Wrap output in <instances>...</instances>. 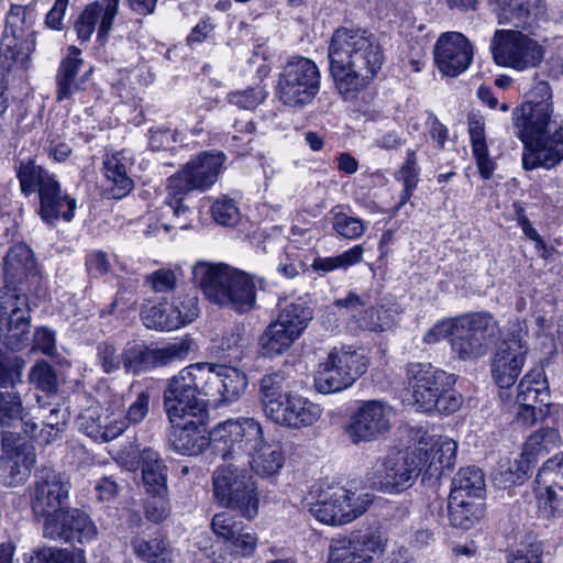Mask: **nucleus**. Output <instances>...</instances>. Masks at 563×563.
Wrapping results in <instances>:
<instances>
[{
    "label": "nucleus",
    "mask_w": 563,
    "mask_h": 563,
    "mask_svg": "<svg viewBox=\"0 0 563 563\" xmlns=\"http://www.w3.org/2000/svg\"><path fill=\"white\" fill-rule=\"evenodd\" d=\"M31 311L23 291L0 288V345L10 351L25 349L31 340Z\"/></svg>",
    "instance_id": "4468645a"
},
{
    "label": "nucleus",
    "mask_w": 563,
    "mask_h": 563,
    "mask_svg": "<svg viewBox=\"0 0 563 563\" xmlns=\"http://www.w3.org/2000/svg\"><path fill=\"white\" fill-rule=\"evenodd\" d=\"M69 488V482L60 473L48 467L40 470L30 490L34 516L44 520L57 518L67 509L64 505L68 499Z\"/></svg>",
    "instance_id": "a211bd4d"
},
{
    "label": "nucleus",
    "mask_w": 563,
    "mask_h": 563,
    "mask_svg": "<svg viewBox=\"0 0 563 563\" xmlns=\"http://www.w3.org/2000/svg\"><path fill=\"white\" fill-rule=\"evenodd\" d=\"M536 496L542 512L549 517H563V486L537 484Z\"/></svg>",
    "instance_id": "864d4df0"
},
{
    "label": "nucleus",
    "mask_w": 563,
    "mask_h": 563,
    "mask_svg": "<svg viewBox=\"0 0 563 563\" xmlns=\"http://www.w3.org/2000/svg\"><path fill=\"white\" fill-rule=\"evenodd\" d=\"M319 89V68L307 57H292L278 76L277 96L288 107L303 108L314 99Z\"/></svg>",
    "instance_id": "ddd939ff"
},
{
    "label": "nucleus",
    "mask_w": 563,
    "mask_h": 563,
    "mask_svg": "<svg viewBox=\"0 0 563 563\" xmlns=\"http://www.w3.org/2000/svg\"><path fill=\"white\" fill-rule=\"evenodd\" d=\"M178 283L176 272L168 267L158 268L144 278V285L157 294H168L175 290Z\"/></svg>",
    "instance_id": "13d9d810"
},
{
    "label": "nucleus",
    "mask_w": 563,
    "mask_h": 563,
    "mask_svg": "<svg viewBox=\"0 0 563 563\" xmlns=\"http://www.w3.org/2000/svg\"><path fill=\"white\" fill-rule=\"evenodd\" d=\"M394 409L384 400H365L354 410L346 433L354 444L369 442L391 428Z\"/></svg>",
    "instance_id": "6ab92c4d"
},
{
    "label": "nucleus",
    "mask_w": 563,
    "mask_h": 563,
    "mask_svg": "<svg viewBox=\"0 0 563 563\" xmlns=\"http://www.w3.org/2000/svg\"><path fill=\"white\" fill-rule=\"evenodd\" d=\"M364 250L361 245H355L344 253L332 257H317L311 264L313 272L327 274L335 269H346L352 265L360 263L363 258Z\"/></svg>",
    "instance_id": "8fccbe9b"
},
{
    "label": "nucleus",
    "mask_w": 563,
    "mask_h": 563,
    "mask_svg": "<svg viewBox=\"0 0 563 563\" xmlns=\"http://www.w3.org/2000/svg\"><path fill=\"white\" fill-rule=\"evenodd\" d=\"M29 382L46 394H55L58 388L55 369L45 361L36 362L30 369Z\"/></svg>",
    "instance_id": "4d7b16f0"
},
{
    "label": "nucleus",
    "mask_w": 563,
    "mask_h": 563,
    "mask_svg": "<svg viewBox=\"0 0 563 563\" xmlns=\"http://www.w3.org/2000/svg\"><path fill=\"white\" fill-rule=\"evenodd\" d=\"M561 442V437L555 429H541L530 435L521 453V459L516 475V479H520L521 475L528 473L530 465L537 461V457L555 449Z\"/></svg>",
    "instance_id": "c9c22d12"
},
{
    "label": "nucleus",
    "mask_w": 563,
    "mask_h": 563,
    "mask_svg": "<svg viewBox=\"0 0 563 563\" xmlns=\"http://www.w3.org/2000/svg\"><path fill=\"white\" fill-rule=\"evenodd\" d=\"M457 451V443L449 438L440 439L430 450V453L423 452L426 461L430 463L426 468V474L430 476H440L443 468H451L454 465Z\"/></svg>",
    "instance_id": "a18cd8bd"
},
{
    "label": "nucleus",
    "mask_w": 563,
    "mask_h": 563,
    "mask_svg": "<svg viewBox=\"0 0 563 563\" xmlns=\"http://www.w3.org/2000/svg\"><path fill=\"white\" fill-rule=\"evenodd\" d=\"M43 534L77 547L97 540L98 529L88 514L77 508H67L57 518L43 521Z\"/></svg>",
    "instance_id": "4be33fe9"
},
{
    "label": "nucleus",
    "mask_w": 563,
    "mask_h": 563,
    "mask_svg": "<svg viewBox=\"0 0 563 563\" xmlns=\"http://www.w3.org/2000/svg\"><path fill=\"white\" fill-rule=\"evenodd\" d=\"M224 158L223 153H201L169 177L166 189L173 195L174 200L170 203L176 209L170 207L167 210H174L178 216L186 214L188 210L180 205L184 197L192 190H203L212 186L219 177Z\"/></svg>",
    "instance_id": "1a4fd4ad"
},
{
    "label": "nucleus",
    "mask_w": 563,
    "mask_h": 563,
    "mask_svg": "<svg viewBox=\"0 0 563 563\" xmlns=\"http://www.w3.org/2000/svg\"><path fill=\"white\" fill-rule=\"evenodd\" d=\"M125 420L122 411L87 410L79 417L80 429L91 439L109 442L118 438L125 430Z\"/></svg>",
    "instance_id": "2f4dec72"
},
{
    "label": "nucleus",
    "mask_w": 563,
    "mask_h": 563,
    "mask_svg": "<svg viewBox=\"0 0 563 563\" xmlns=\"http://www.w3.org/2000/svg\"><path fill=\"white\" fill-rule=\"evenodd\" d=\"M501 334L498 321L488 312H470L435 323L423 336L427 344L449 338L454 357L475 361L490 350Z\"/></svg>",
    "instance_id": "f03ea898"
},
{
    "label": "nucleus",
    "mask_w": 563,
    "mask_h": 563,
    "mask_svg": "<svg viewBox=\"0 0 563 563\" xmlns=\"http://www.w3.org/2000/svg\"><path fill=\"white\" fill-rule=\"evenodd\" d=\"M35 268L32 250L25 244H16L10 247L3 260L4 286L16 291H22L16 284L21 283Z\"/></svg>",
    "instance_id": "72a5a7b5"
},
{
    "label": "nucleus",
    "mask_w": 563,
    "mask_h": 563,
    "mask_svg": "<svg viewBox=\"0 0 563 563\" xmlns=\"http://www.w3.org/2000/svg\"><path fill=\"white\" fill-rule=\"evenodd\" d=\"M246 460L257 476L275 479L285 464V453L280 443L264 441Z\"/></svg>",
    "instance_id": "f704fd0d"
},
{
    "label": "nucleus",
    "mask_w": 563,
    "mask_h": 563,
    "mask_svg": "<svg viewBox=\"0 0 563 563\" xmlns=\"http://www.w3.org/2000/svg\"><path fill=\"white\" fill-rule=\"evenodd\" d=\"M286 378L283 373L276 372L264 375L260 382V399L265 416L285 399L288 393L284 391Z\"/></svg>",
    "instance_id": "49530a36"
},
{
    "label": "nucleus",
    "mask_w": 563,
    "mask_h": 563,
    "mask_svg": "<svg viewBox=\"0 0 563 563\" xmlns=\"http://www.w3.org/2000/svg\"><path fill=\"white\" fill-rule=\"evenodd\" d=\"M120 0H96L88 4L78 16L75 30L81 42H87L97 29V38L104 42L119 12Z\"/></svg>",
    "instance_id": "cd10ccee"
},
{
    "label": "nucleus",
    "mask_w": 563,
    "mask_h": 563,
    "mask_svg": "<svg viewBox=\"0 0 563 563\" xmlns=\"http://www.w3.org/2000/svg\"><path fill=\"white\" fill-rule=\"evenodd\" d=\"M332 225L339 235L349 240L361 236L365 229L361 219L350 217L342 212L334 214Z\"/></svg>",
    "instance_id": "0e129e2a"
},
{
    "label": "nucleus",
    "mask_w": 563,
    "mask_h": 563,
    "mask_svg": "<svg viewBox=\"0 0 563 563\" xmlns=\"http://www.w3.org/2000/svg\"><path fill=\"white\" fill-rule=\"evenodd\" d=\"M198 314L199 306L196 296H177L169 308V318L174 330L194 322Z\"/></svg>",
    "instance_id": "3c124183"
},
{
    "label": "nucleus",
    "mask_w": 563,
    "mask_h": 563,
    "mask_svg": "<svg viewBox=\"0 0 563 563\" xmlns=\"http://www.w3.org/2000/svg\"><path fill=\"white\" fill-rule=\"evenodd\" d=\"M30 563H86L81 551L70 552L66 549L46 548L37 552Z\"/></svg>",
    "instance_id": "e2e57ef3"
},
{
    "label": "nucleus",
    "mask_w": 563,
    "mask_h": 563,
    "mask_svg": "<svg viewBox=\"0 0 563 563\" xmlns=\"http://www.w3.org/2000/svg\"><path fill=\"white\" fill-rule=\"evenodd\" d=\"M389 538L382 526L352 532L333 539L329 547V563H373L387 549Z\"/></svg>",
    "instance_id": "dca6fc26"
},
{
    "label": "nucleus",
    "mask_w": 563,
    "mask_h": 563,
    "mask_svg": "<svg viewBox=\"0 0 563 563\" xmlns=\"http://www.w3.org/2000/svg\"><path fill=\"white\" fill-rule=\"evenodd\" d=\"M391 520L400 527L404 534H412L416 545L428 544L433 532L430 529V518L421 511H410L406 506L395 508Z\"/></svg>",
    "instance_id": "e433bc0d"
},
{
    "label": "nucleus",
    "mask_w": 563,
    "mask_h": 563,
    "mask_svg": "<svg viewBox=\"0 0 563 563\" xmlns=\"http://www.w3.org/2000/svg\"><path fill=\"white\" fill-rule=\"evenodd\" d=\"M247 343L245 328L238 323L223 331L221 335L213 338L209 350L216 357L235 361L241 358L243 349Z\"/></svg>",
    "instance_id": "a19ab883"
},
{
    "label": "nucleus",
    "mask_w": 563,
    "mask_h": 563,
    "mask_svg": "<svg viewBox=\"0 0 563 563\" xmlns=\"http://www.w3.org/2000/svg\"><path fill=\"white\" fill-rule=\"evenodd\" d=\"M209 405L219 406L235 401L244 393L247 382L243 373L234 367L207 363Z\"/></svg>",
    "instance_id": "c85d7f7f"
},
{
    "label": "nucleus",
    "mask_w": 563,
    "mask_h": 563,
    "mask_svg": "<svg viewBox=\"0 0 563 563\" xmlns=\"http://www.w3.org/2000/svg\"><path fill=\"white\" fill-rule=\"evenodd\" d=\"M21 191L29 196L37 191L40 198L38 214L47 223L55 222L59 217L71 220L76 201L63 194L59 183L54 175L33 159L21 161L16 168Z\"/></svg>",
    "instance_id": "39448f33"
},
{
    "label": "nucleus",
    "mask_w": 563,
    "mask_h": 563,
    "mask_svg": "<svg viewBox=\"0 0 563 563\" xmlns=\"http://www.w3.org/2000/svg\"><path fill=\"white\" fill-rule=\"evenodd\" d=\"M208 384H212L207 375V363H195L167 380L163 391V405L170 423L179 418L208 417Z\"/></svg>",
    "instance_id": "20e7f679"
},
{
    "label": "nucleus",
    "mask_w": 563,
    "mask_h": 563,
    "mask_svg": "<svg viewBox=\"0 0 563 563\" xmlns=\"http://www.w3.org/2000/svg\"><path fill=\"white\" fill-rule=\"evenodd\" d=\"M123 367L126 373L139 375L152 369L151 347L132 344L122 352Z\"/></svg>",
    "instance_id": "6e6d98bb"
},
{
    "label": "nucleus",
    "mask_w": 563,
    "mask_h": 563,
    "mask_svg": "<svg viewBox=\"0 0 563 563\" xmlns=\"http://www.w3.org/2000/svg\"><path fill=\"white\" fill-rule=\"evenodd\" d=\"M321 415L322 409L319 405L290 393L266 417L282 427L300 429L316 423Z\"/></svg>",
    "instance_id": "a878e982"
},
{
    "label": "nucleus",
    "mask_w": 563,
    "mask_h": 563,
    "mask_svg": "<svg viewBox=\"0 0 563 563\" xmlns=\"http://www.w3.org/2000/svg\"><path fill=\"white\" fill-rule=\"evenodd\" d=\"M492 52L498 65L516 70L539 66L544 55L543 47L536 40L516 30H497Z\"/></svg>",
    "instance_id": "f3484780"
},
{
    "label": "nucleus",
    "mask_w": 563,
    "mask_h": 563,
    "mask_svg": "<svg viewBox=\"0 0 563 563\" xmlns=\"http://www.w3.org/2000/svg\"><path fill=\"white\" fill-rule=\"evenodd\" d=\"M328 56L335 87L345 99L365 89L384 63L383 47L374 34L345 27L332 35Z\"/></svg>",
    "instance_id": "f257e3e1"
},
{
    "label": "nucleus",
    "mask_w": 563,
    "mask_h": 563,
    "mask_svg": "<svg viewBox=\"0 0 563 563\" xmlns=\"http://www.w3.org/2000/svg\"><path fill=\"white\" fill-rule=\"evenodd\" d=\"M423 467L421 451H391L375 461L368 481L378 492L400 494L415 484Z\"/></svg>",
    "instance_id": "423d86ee"
},
{
    "label": "nucleus",
    "mask_w": 563,
    "mask_h": 563,
    "mask_svg": "<svg viewBox=\"0 0 563 563\" xmlns=\"http://www.w3.org/2000/svg\"><path fill=\"white\" fill-rule=\"evenodd\" d=\"M211 214L221 225H234L240 219L239 208L233 199L225 196L217 199L211 206Z\"/></svg>",
    "instance_id": "680f3d73"
},
{
    "label": "nucleus",
    "mask_w": 563,
    "mask_h": 563,
    "mask_svg": "<svg viewBox=\"0 0 563 563\" xmlns=\"http://www.w3.org/2000/svg\"><path fill=\"white\" fill-rule=\"evenodd\" d=\"M372 503L373 495L369 493L328 487L310 504L309 511L322 523L341 526L363 516Z\"/></svg>",
    "instance_id": "9b49d317"
},
{
    "label": "nucleus",
    "mask_w": 563,
    "mask_h": 563,
    "mask_svg": "<svg viewBox=\"0 0 563 563\" xmlns=\"http://www.w3.org/2000/svg\"><path fill=\"white\" fill-rule=\"evenodd\" d=\"M327 358L330 366L336 367L350 376L353 383L366 372L368 366L363 351L355 350L352 346L334 347Z\"/></svg>",
    "instance_id": "37998d69"
},
{
    "label": "nucleus",
    "mask_w": 563,
    "mask_h": 563,
    "mask_svg": "<svg viewBox=\"0 0 563 563\" xmlns=\"http://www.w3.org/2000/svg\"><path fill=\"white\" fill-rule=\"evenodd\" d=\"M25 360L18 355H9L0 350V390H19L23 386Z\"/></svg>",
    "instance_id": "09e8293b"
},
{
    "label": "nucleus",
    "mask_w": 563,
    "mask_h": 563,
    "mask_svg": "<svg viewBox=\"0 0 563 563\" xmlns=\"http://www.w3.org/2000/svg\"><path fill=\"white\" fill-rule=\"evenodd\" d=\"M434 58L441 73L455 77L468 68L473 47L462 33L448 32L437 41Z\"/></svg>",
    "instance_id": "b1692460"
},
{
    "label": "nucleus",
    "mask_w": 563,
    "mask_h": 563,
    "mask_svg": "<svg viewBox=\"0 0 563 563\" xmlns=\"http://www.w3.org/2000/svg\"><path fill=\"white\" fill-rule=\"evenodd\" d=\"M512 405L514 411L523 424H533L547 412L550 390L542 368H534L520 380Z\"/></svg>",
    "instance_id": "412c9836"
},
{
    "label": "nucleus",
    "mask_w": 563,
    "mask_h": 563,
    "mask_svg": "<svg viewBox=\"0 0 563 563\" xmlns=\"http://www.w3.org/2000/svg\"><path fill=\"white\" fill-rule=\"evenodd\" d=\"M96 355L100 366L107 374L119 371L121 364H123L122 353H119L117 346L110 342L99 343Z\"/></svg>",
    "instance_id": "69168bd1"
},
{
    "label": "nucleus",
    "mask_w": 563,
    "mask_h": 563,
    "mask_svg": "<svg viewBox=\"0 0 563 563\" xmlns=\"http://www.w3.org/2000/svg\"><path fill=\"white\" fill-rule=\"evenodd\" d=\"M499 24L525 29L540 11L541 0H494Z\"/></svg>",
    "instance_id": "58836bf2"
},
{
    "label": "nucleus",
    "mask_w": 563,
    "mask_h": 563,
    "mask_svg": "<svg viewBox=\"0 0 563 563\" xmlns=\"http://www.w3.org/2000/svg\"><path fill=\"white\" fill-rule=\"evenodd\" d=\"M486 492L482 470L468 466L461 468L452 479L450 497L482 501Z\"/></svg>",
    "instance_id": "ea45409f"
},
{
    "label": "nucleus",
    "mask_w": 563,
    "mask_h": 563,
    "mask_svg": "<svg viewBox=\"0 0 563 563\" xmlns=\"http://www.w3.org/2000/svg\"><path fill=\"white\" fill-rule=\"evenodd\" d=\"M212 485L219 505L236 509L250 519L257 515L258 499L254 484L240 465L229 463L218 466L212 475Z\"/></svg>",
    "instance_id": "6e6552de"
},
{
    "label": "nucleus",
    "mask_w": 563,
    "mask_h": 563,
    "mask_svg": "<svg viewBox=\"0 0 563 563\" xmlns=\"http://www.w3.org/2000/svg\"><path fill=\"white\" fill-rule=\"evenodd\" d=\"M132 547L134 552L147 563H167L170 560V552L164 540L136 538L132 541Z\"/></svg>",
    "instance_id": "5fc2aeb1"
},
{
    "label": "nucleus",
    "mask_w": 563,
    "mask_h": 563,
    "mask_svg": "<svg viewBox=\"0 0 563 563\" xmlns=\"http://www.w3.org/2000/svg\"><path fill=\"white\" fill-rule=\"evenodd\" d=\"M207 418H179L177 423H172L173 430L169 433L172 448L183 455H198L212 445L211 431L208 433L206 428Z\"/></svg>",
    "instance_id": "bb28decb"
},
{
    "label": "nucleus",
    "mask_w": 563,
    "mask_h": 563,
    "mask_svg": "<svg viewBox=\"0 0 563 563\" xmlns=\"http://www.w3.org/2000/svg\"><path fill=\"white\" fill-rule=\"evenodd\" d=\"M142 481L146 492L152 496L167 495V466L157 452L144 449L141 453Z\"/></svg>",
    "instance_id": "4c0bfd02"
},
{
    "label": "nucleus",
    "mask_w": 563,
    "mask_h": 563,
    "mask_svg": "<svg viewBox=\"0 0 563 563\" xmlns=\"http://www.w3.org/2000/svg\"><path fill=\"white\" fill-rule=\"evenodd\" d=\"M512 118L522 143L562 126L554 117L552 90L545 81L536 84Z\"/></svg>",
    "instance_id": "f8f14e48"
},
{
    "label": "nucleus",
    "mask_w": 563,
    "mask_h": 563,
    "mask_svg": "<svg viewBox=\"0 0 563 563\" xmlns=\"http://www.w3.org/2000/svg\"><path fill=\"white\" fill-rule=\"evenodd\" d=\"M0 427L5 429L21 427V435L25 437H34L35 431L38 430L19 390H0Z\"/></svg>",
    "instance_id": "7c9ffc66"
},
{
    "label": "nucleus",
    "mask_w": 563,
    "mask_h": 563,
    "mask_svg": "<svg viewBox=\"0 0 563 563\" xmlns=\"http://www.w3.org/2000/svg\"><path fill=\"white\" fill-rule=\"evenodd\" d=\"M192 280L211 303L239 313L256 307L253 278L227 264L198 262L192 266Z\"/></svg>",
    "instance_id": "7ed1b4c3"
},
{
    "label": "nucleus",
    "mask_w": 563,
    "mask_h": 563,
    "mask_svg": "<svg viewBox=\"0 0 563 563\" xmlns=\"http://www.w3.org/2000/svg\"><path fill=\"white\" fill-rule=\"evenodd\" d=\"M243 527V522L238 521L234 516L229 512L217 514L211 520L212 531L225 542L231 540Z\"/></svg>",
    "instance_id": "338daca9"
},
{
    "label": "nucleus",
    "mask_w": 563,
    "mask_h": 563,
    "mask_svg": "<svg viewBox=\"0 0 563 563\" xmlns=\"http://www.w3.org/2000/svg\"><path fill=\"white\" fill-rule=\"evenodd\" d=\"M124 159V154L118 152L107 156L103 161L104 175L110 183L108 191L113 199L123 198L133 188V180L128 176Z\"/></svg>",
    "instance_id": "79ce46f5"
},
{
    "label": "nucleus",
    "mask_w": 563,
    "mask_h": 563,
    "mask_svg": "<svg viewBox=\"0 0 563 563\" xmlns=\"http://www.w3.org/2000/svg\"><path fill=\"white\" fill-rule=\"evenodd\" d=\"M80 49L71 46L68 49V55L63 59L56 74V99L63 101L70 99L74 93L84 89L82 85L86 81L90 70L85 75L78 76L84 60L79 57Z\"/></svg>",
    "instance_id": "473e14b6"
},
{
    "label": "nucleus",
    "mask_w": 563,
    "mask_h": 563,
    "mask_svg": "<svg viewBox=\"0 0 563 563\" xmlns=\"http://www.w3.org/2000/svg\"><path fill=\"white\" fill-rule=\"evenodd\" d=\"M407 375L413 405L426 412L432 411L437 406L438 395L454 384L452 375L430 363L409 364Z\"/></svg>",
    "instance_id": "aec40b11"
},
{
    "label": "nucleus",
    "mask_w": 563,
    "mask_h": 563,
    "mask_svg": "<svg viewBox=\"0 0 563 563\" xmlns=\"http://www.w3.org/2000/svg\"><path fill=\"white\" fill-rule=\"evenodd\" d=\"M227 543L231 555L246 558L253 555L255 552L257 536L251 528L244 526Z\"/></svg>",
    "instance_id": "bf43d9fd"
},
{
    "label": "nucleus",
    "mask_w": 563,
    "mask_h": 563,
    "mask_svg": "<svg viewBox=\"0 0 563 563\" xmlns=\"http://www.w3.org/2000/svg\"><path fill=\"white\" fill-rule=\"evenodd\" d=\"M563 161V126L523 142L522 167L552 169Z\"/></svg>",
    "instance_id": "393cba45"
},
{
    "label": "nucleus",
    "mask_w": 563,
    "mask_h": 563,
    "mask_svg": "<svg viewBox=\"0 0 563 563\" xmlns=\"http://www.w3.org/2000/svg\"><path fill=\"white\" fill-rule=\"evenodd\" d=\"M448 510L451 525L461 529L474 527L484 516L483 503L467 498L462 499L449 496Z\"/></svg>",
    "instance_id": "c03bdc74"
},
{
    "label": "nucleus",
    "mask_w": 563,
    "mask_h": 563,
    "mask_svg": "<svg viewBox=\"0 0 563 563\" xmlns=\"http://www.w3.org/2000/svg\"><path fill=\"white\" fill-rule=\"evenodd\" d=\"M228 98L230 103L241 109L253 110L265 99V91L262 87L256 86L245 90L231 92Z\"/></svg>",
    "instance_id": "774afa93"
},
{
    "label": "nucleus",
    "mask_w": 563,
    "mask_h": 563,
    "mask_svg": "<svg viewBox=\"0 0 563 563\" xmlns=\"http://www.w3.org/2000/svg\"><path fill=\"white\" fill-rule=\"evenodd\" d=\"M536 483L538 485L563 486V452L543 463L537 474Z\"/></svg>",
    "instance_id": "052dcab7"
},
{
    "label": "nucleus",
    "mask_w": 563,
    "mask_h": 563,
    "mask_svg": "<svg viewBox=\"0 0 563 563\" xmlns=\"http://www.w3.org/2000/svg\"><path fill=\"white\" fill-rule=\"evenodd\" d=\"M30 13L26 7L12 5L7 16L0 41V68L7 73L24 71L29 66L35 48L33 33L24 27L31 20Z\"/></svg>",
    "instance_id": "9d476101"
},
{
    "label": "nucleus",
    "mask_w": 563,
    "mask_h": 563,
    "mask_svg": "<svg viewBox=\"0 0 563 563\" xmlns=\"http://www.w3.org/2000/svg\"><path fill=\"white\" fill-rule=\"evenodd\" d=\"M311 319L312 310L306 303L287 305L260 336L262 354L266 357L283 354L302 334Z\"/></svg>",
    "instance_id": "2eb2a0df"
},
{
    "label": "nucleus",
    "mask_w": 563,
    "mask_h": 563,
    "mask_svg": "<svg viewBox=\"0 0 563 563\" xmlns=\"http://www.w3.org/2000/svg\"><path fill=\"white\" fill-rule=\"evenodd\" d=\"M21 439V432L4 431L2 433L3 450L7 452L12 451L4 462V468L12 485L25 482L36 461L35 450L32 445L16 444Z\"/></svg>",
    "instance_id": "c756f323"
},
{
    "label": "nucleus",
    "mask_w": 563,
    "mask_h": 563,
    "mask_svg": "<svg viewBox=\"0 0 563 563\" xmlns=\"http://www.w3.org/2000/svg\"><path fill=\"white\" fill-rule=\"evenodd\" d=\"M352 384V378L339 368L330 366L328 358L320 363L314 374V387L322 394L339 393L349 388Z\"/></svg>",
    "instance_id": "de8ad7c7"
},
{
    "label": "nucleus",
    "mask_w": 563,
    "mask_h": 563,
    "mask_svg": "<svg viewBox=\"0 0 563 563\" xmlns=\"http://www.w3.org/2000/svg\"><path fill=\"white\" fill-rule=\"evenodd\" d=\"M526 353V346L520 339L516 338L504 340L497 347L492 372L496 384L501 389L499 397L504 402L509 400L507 389L515 384L521 373Z\"/></svg>",
    "instance_id": "5701e85b"
},
{
    "label": "nucleus",
    "mask_w": 563,
    "mask_h": 563,
    "mask_svg": "<svg viewBox=\"0 0 563 563\" xmlns=\"http://www.w3.org/2000/svg\"><path fill=\"white\" fill-rule=\"evenodd\" d=\"M191 342L188 339L169 342L161 347H151L152 367H163L173 362L184 360L190 351Z\"/></svg>",
    "instance_id": "603ef678"
},
{
    "label": "nucleus",
    "mask_w": 563,
    "mask_h": 563,
    "mask_svg": "<svg viewBox=\"0 0 563 563\" xmlns=\"http://www.w3.org/2000/svg\"><path fill=\"white\" fill-rule=\"evenodd\" d=\"M212 449L223 461L246 459L265 440L262 426L253 418L229 419L211 430Z\"/></svg>",
    "instance_id": "0eeeda50"
}]
</instances>
